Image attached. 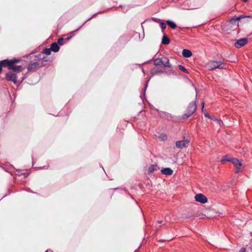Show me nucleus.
<instances>
[{
  "label": "nucleus",
  "mask_w": 252,
  "mask_h": 252,
  "mask_svg": "<svg viewBox=\"0 0 252 252\" xmlns=\"http://www.w3.org/2000/svg\"><path fill=\"white\" fill-rule=\"evenodd\" d=\"M204 106V102H203V103H202V111H203V110Z\"/></svg>",
  "instance_id": "obj_29"
},
{
  "label": "nucleus",
  "mask_w": 252,
  "mask_h": 252,
  "mask_svg": "<svg viewBox=\"0 0 252 252\" xmlns=\"http://www.w3.org/2000/svg\"><path fill=\"white\" fill-rule=\"evenodd\" d=\"M197 108L196 101L190 103L187 108V112L182 116V119H187L195 113Z\"/></svg>",
  "instance_id": "obj_3"
},
{
  "label": "nucleus",
  "mask_w": 252,
  "mask_h": 252,
  "mask_svg": "<svg viewBox=\"0 0 252 252\" xmlns=\"http://www.w3.org/2000/svg\"><path fill=\"white\" fill-rule=\"evenodd\" d=\"M45 252H48V251H45Z\"/></svg>",
  "instance_id": "obj_34"
},
{
  "label": "nucleus",
  "mask_w": 252,
  "mask_h": 252,
  "mask_svg": "<svg viewBox=\"0 0 252 252\" xmlns=\"http://www.w3.org/2000/svg\"><path fill=\"white\" fill-rule=\"evenodd\" d=\"M194 198L196 201L203 204L206 203L208 201L207 198L201 193L196 194Z\"/></svg>",
  "instance_id": "obj_8"
},
{
  "label": "nucleus",
  "mask_w": 252,
  "mask_h": 252,
  "mask_svg": "<svg viewBox=\"0 0 252 252\" xmlns=\"http://www.w3.org/2000/svg\"><path fill=\"white\" fill-rule=\"evenodd\" d=\"M206 68L209 70H212L216 68L225 69V64L221 61H211L205 65Z\"/></svg>",
  "instance_id": "obj_2"
},
{
  "label": "nucleus",
  "mask_w": 252,
  "mask_h": 252,
  "mask_svg": "<svg viewBox=\"0 0 252 252\" xmlns=\"http://www.w3.org/2000/svg\"><path fill=\"white\" fill-rule=\"evenodd\" d=\"M232 158H229L228 156H225L223 157V158L221 159L220 161L221 163H223L224 161H227V160H224L225 159H229Z\"/></svg>",
  "instance_id": "obj_24"
},
{
  "label": "nucleus",
  "mask_w": 252,
  "mask_h": 252,
  "mask_svg": "<svg viewBox=\"0 0 252 252\" xmlns=\"http://www.w3.org/2000/svg\"><path fill=\"white\" fill-rule=\"evenodd\" d=\"M243 0V1L246 2V1H247L248 0Z\"/></svg>",
  "instance_id": "obj_31"
},
{
  "label": "nucleus",
  "mask_w": 252,
  "mask_h": 252,
  "mask_svg": "<svg viewBox=\"0 0 252 252\" xmlns=\"http://www.w3.org/2000/svg\"><path fill=\"white\" fill-rule=\"evenodd\" d=\"M39 66V63L37 62H32L31 63L28 67V70L29 71H31L35 69Z\"/></svg>",
  "instance_id": "obj_11"
},
{
  "label": "nucleus",
  "mask_w": 252,
  "mask_h": 252,
  "mask_svg": "<svg viewBox=\"0 0 252 252\" xmlns=\"http://www.w3.org/2000/svg\"><path fill=\"white\" fill-rule=\"evenodd\" d=\"M154 64L156 66L163 65L164 67L171 68V64L170 63L169 59L166 57L158 58L154 60Z\"/></svg>",
  "instance_id": "obj_4"
},
{
  "label": "nucleus",
  "mask_w": 252,
  "mask_h": 252,
  "mask_svg": "<svg viewBox=\"0 0 252 252\" xmlns=\"http://www.w3.org/2000/svg\"><path fill=\"white\" fill-rule=\"evenodd\" d=\"M5 79L8 81L13 82L15 84H16L17 83V76L15 73H7L5 75Z\"/></svg>",
  "instance_id": "obj_7"
},
{
  "label": "nucleus",
  "mask_w": 252,
  "mask_h": 252,
  "mask_svg": "<svg viewBox=\"0 0 252 252\" xmlns=\"http://www.w3.org/2000/svg\"><path fill=\"white\" fill-rule=\"evenodd\" d=\"M160 25L162 30H164L166 27V24L163 22H161Z\"/></svg>",
  "instance_id": "obj_25"
},
{
  "label": "nucleus",
  "mask_w": 252,
  "mask_h": 252,
  "mask_svg": "<svg viewBox=\"0 0 252 252\" xmlns=\"http://www.w3.org/2000/svg\"><path fill=\"white\" fill-rule=\"evenodd\" d=\"M57 44L60 45H63L64 44V39L63 38H59Z\"/></svg>",
  "instance_id": "obj_22"
},
{
  "label": "nucleus",
  "mask_w": 252,
  "mask_h": 252,
  "mask_svg": "<svg viewBox=\"0 0 252 252\" xmlns=\"http://www.w3.org/2000/svg\"><path fill=\"white\" fill-rule=\"evenodd\" d=\"M157 165L152 164L148 168V172L149 173H151L153 172L154 171L156 170L157 169Z\"/></svg>",
  "instance_id": "obj_16"
},
{
  "label": "nucleus",
  "mask_w": 252,
  "mask_h": 252,
  "mask_svg": "<svg viewBox=\"0 0 252 252\" xmlns=\"http://www.w3.org/2000/svg\"><path fill=\"white\" fill-rule=\"evenodd\" d=\"M204 116H205V117L208 118L210 119L212 118V117H210L207 113H205Z\"/></svg>",
  "instance_id": "obj_27"
},
{
  "label": "nucleus",
  "mask_w": 252,
  "mask_h": 252,
  "mask_svg": "<svg viewBox=\"0 0 252 252\" xmlns=\"http://www.w3.org/2000/svg\"><path fill=\"white\" fill-rule=\"evenodd\" d=\"M178 67L183 72L187 73H189V72L188 71L187 69L184 66H183V65H178Z\"/></svg>",
  "instance_id": "obj_21"
},
{
  "label": "nucleus",
  "mask_w": 252,
  "mask_h": 252,
  "mask_svg": "<svg viewBox=\"0 0 252 252\" xmlns=\"http://www.w3.org/2000/svg\"><path fill=\"white\" fill-rule=\"evenodd\" d=\"M3 169L5 170V171H7V170L5 169L4 168H2Z\"/></svg>",
  "instance_id": "obj_33"
},
{
  "label": "nucleus",
  "mask_w": 252,
  "mask_h": 252,
  "mask_svg": "<svg viewBox=\"0 0 252 252\" xmlns=\"http://www.w3.org/2000/svg\"><path fill=\"white\" fill-rule=\"evenodd\" d=\"M51 50L50 48H45L42 52V54H46L47 55H49L51 54Z\"/></svg>",
  "instance_id": "obj_19"
},
{
  "label": "nucleus",
  "mask_w": 252,
  "mask_h": 252,
  "mask_svg": "<svg viewBox=\"0 0 252 252\" xmlns=\"http://www.w3.org/2000/svg\"><path fill=\"white\" fill-rule=\"evenodd\" d=\"M147 83L146 84V86H145V88L147 87ZM145 89H146V88H145Z\"/></svg>",
  "instance_id": "obj_32"
},
{
  "label": "nucleus",
  "mask_w": 252,
  "mask_h": 252,
  "mask_svg": "<svg viewBox=\"0 0 252 252\" xmlns=\"http://www.w3.org/2000/svg\"><path fill=\"white\" fill-rule=\"evenodd\" d=\"M50 49L51 51L57 52L60 49V47L56 42H54L51 45Z\"/></svg>",
  "instance_id": "obj_12"
},
{
  "label": "nucleus",
  "mask_w": 252,
  "mask_h": 252,
  "mask_svg": "<svg viewBox=\"0 0 252 252\" xmlns=\"http://www.w3.org/2000/svg\"><path fill=\"white\" fill-rule=\"evenodd\" d=\"M161 172L162 174L165 175H171L173 174V170L168 167L163 168L161 170Z\"/></svg>",
  "instance_id": "obj_10"
},
{
  "label": "nucleus",
  "mask_w": 252,
  "mask_h": 252,
  "mask_svg": "<svg viewBox=\"0 0 252 252\" xmlns=\"http://www.w3.org/2000/svg\"><path fill=\"white\" fill-rule=\"evenodd\" d=\"M182 55L184 57L189 58L191 56V52L188 49H184L182 51Z\"/></svg>",
  "instance_id": "obj_13"
},
{
  "label": "nucleus",
  "mask_w": 252,
  "mask_h": 252,
  "mask_svg": "<svg viewBox=\"0 0 252 252\" xmlns=\"http://www.w3.org/2000/svg\"><path fill=\"white\" fill-rule=\"evenodd\" d=\"M158 223H161L162 222V221L161 220H160V221L158 220Z\"/></svg>",
  "instance_id": "obj_30"
},
{
  "label": "nucleus",
  "mask_w": 252,
  "mask_h": 252,
  "mask_svg": "<svg viewBox=\"0 0 252 252\" xmlns=\"http://www.w3.org/2000/svg\"><path fill=\"white\" fill-rule=\"evenodd\" d=\"M162 43L164 45L169 44L170 43V40L166 35H164L162 39Z\"/></svg>",
  "instance_id": "obj_15"
},
{
  "label": "nucleus",
  "mask_w": 252,
  "mask_h": 252,
  "mask_svg": "<svg viewBox=\"0 0 252 252\" xmlns=\"http://www.w3.org/2000/svg\"><path fill=\"white\" fill-rule=\"evenodd\" d=\"M185 8L187 9H195V8L193 6H189L188 7Z\"/></svg>",
  "instance_id": "obj_26"
},
{
  "label": "nucleus",
  "mask_w": 252,
  "mask_h": 252,
  "mask_svg": "<svg viewBox=\"0 0 252 252\" xmlns=\"http://www.w3.org/2000/svg\"><path fill=\"white\" fill-rule=\"evenodd\" d=\"M2 67H6V63H2V61H0V72L1 71Z\"/></svg>",
  "instance_id": "obj_23"
},
{
  "label": "nucleus",
  "mask_w": 252,
  "mask_h": 252,
  "mask_svg": "<svg viewBox=\"0 0 252 252\" xmlns=\"http://www.w3.org/2000/svg\"><path fill=\"white\" fill-rule=\"evenodd\" d=\"M163 71L160 69H152L151 70V74L152 76L158 74L159 73L163 72Z\"/></svg>",
  "instance_id": "obj_14"
},
{
  "label": "nucleus",
  "mask_w": 252,
  "mask_h": 252,
  "mask_svg": "<svg viewBox=\"0 0 252 252\" xmlns=\"http://www.w3.org/2000/svg\"><path fill=\"white\" fill-rule=\"evenodd\" d=\"M159 138L163 141H165L167 139V136L164 133H161L159 136Z\"/></svg>",
  "instance_id": "obj_20"
},
{
  "label": "nucleus",
  "mask_w": 252,
  "mask_h": 252,
  "mask_svg": "<svg viewBox=\"0 0 252 252\" xmlns=\"http://www.w3.org/2000/svg\"><path fill=\"white\" fill-rule=\"evenodd\" d=\"M224 160H227V161L231 162L233 164L236 168L235 172L238 173L239 171L240 167L242 166V161L241 160H239L236 158H232L229 159H225Z\"/></svg>",
  "instance_id": "obj_5"
},
{
  "label": "nucleus",
  "mask_w": 252,
  "mask_h": 252,
  "mask_svg": "<svg viewBox=\"0 0 252 252\" xmlns=\"http://www.w3.org/2000/svg\"><path fill=\"white\" fill-rule=\"evenodd\" d=\"M166 22L167 25L173 29H174L177 27L176 24L173 21L168 20Z\"/></svg>",
  "instance_id": "obj_17"
},
{
  "label": "nucleus",
  "mask_w": 252,
  "mask_h": 252,
  "mask_svg": "<svg viewBox=\"0 0 252 252\" xmlns=\"http://www.w3.org/2000/svg\"><path fill=\"white\" fill-rule=\"evenodd\" d=\"M248 43V39L247 38H243L238 40L234 44L236 48H239L247 44Z\"/></svg>",
  "instance_id": "obj_9"
},
{
  "label": "nucleus",
  "mask_w": 252,
  "mask_h": 252,
  "mask_svg": "<svg viewBox=\"0 0 252 252\" xmlns=\"http://www.w3.org/2000/svg\"><path fill=\"white\" fill-rule=\"evenodd\" d=\"M189 143V140L188 139H184L183 140L177 141L176 142V146L177 148L182 149L184 148L187 147Z\"/></svg>",
  "instance_id": "obj_6"
},
{
  "label": "nucleus",
  "mask_w": 252,
  "mask_h": 252,
  "mask_svg": "<svg viewBox=\"0 0 252 252\" xmlns=\"http://www.w3.org/2000/svg\"><path fill=\"white\" fill-rule=\"evenodd\" d=\"M245 252V249L243 248L241 249L240 250V252Z\"/></svg>",
  "instance_id": "obj_28"
},
{
  "label": "nucleus",
  "mask_w": 252,
  "mask_h": 252,
  "mask_svg": "<svg viewBox=\"0 0 252 252\" xmlns=\"http://www.w3.org/2000/svg\"><path fill=\"white\" fill-rule=\"evenodd\" d=\"M19 59H13L8 60L7 59L2 61V63H6V67L8 70H12L14 72L20 71L22 70V67L21 65H16L15 64L20 62Z\"/></svg>",
  "instance_id": "obj_1"
},
{
  "label": "nucleus",
  "mask_w": 252,
  "mask_h": 252,
  "mask_svg": "<svg viewBox=\"0 0 252 252\" xmlns=\"http://www.w3.org/2000/svg\"><path fill=\"white\" fill-rule=\"evenodd\" d=\"M211 120H212L213 121L217 122L218 124H219V125L220 126H221V125L222 124V122L221 120L220 119H217L216 117H212V118H211Z\"/></svg>",
  "instance_id": "obj_18"
}]
</instances>
